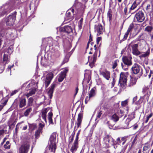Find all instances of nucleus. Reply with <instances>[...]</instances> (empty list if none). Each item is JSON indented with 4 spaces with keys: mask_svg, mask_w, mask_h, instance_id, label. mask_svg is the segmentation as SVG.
<instances>
[{
    "mask_svg": "<svg viewBox=\"0 0 153 153\" xmlns=\"http://www.w3.org/2000/svg\"><path fill=\"white\" fill-rule=\"evenodd\" d=\"M16 12L15 11L11 15H9L6 18L4 19L0 23V25H2V28L3 31H4V32L10 34V30L6 29L5 27L7 26L9 28V27L13 26L16 19Z\"/></svg>",
    "mask_w": 153,
    "mask_h": 153,
    "instance_id": "f257e3e1",
    "label": "nucleus"
},
{
    "mask_svg": "<svg viewBox=\"0 0 153 153\" xmlns=\"http://www.w3.org/2000/svg\"><path fill=\"white\" fill-rule=\"evenodd\" d=\"M136 13L134 16V20L135 22H141L145 19V16L144 13L142 10H137L136 11Z\"/></svg>",
    "mask_w": 153,
    "mask_h": 153,
    "instance_id": "f03ea898",
    "label": "nucleus"
},
{
    "mask_svg": "<svg viewBox=\"0 0 153 153\" xmlns=\"http://www.w3.org/2000/svg\"><path fill=\"white\" fill-rule=\"evenodd\" d=\"M11 11L10 7L8 4H5L0 7V17L9 13Z\"/></svg>",
    "mask_w": 153,
    "mask_h": 153,
    "instance_id": "7ed1b4c3",
    "label": "nucleus"
},
{
    "mask_svg": "<svg viewBox=\"0 0 153 153\" xmlns=\"http://www.w3.org/2000/svg\"><path fill=\"white\" fill-rule=\"evenodd\" d=\"M131 73L135 74H137L138 73L140 74V76L143 74L142 69L141 67L138 64L135 63L131 68Z\"/></svg>",
    "mask_w": 153,
    "mask_h": 153,
    "instance_id": "20e7f679",
    "label": "nucleus"
},
{
    "mask_svg": "<svg viewBox=\"0 0 153 153\" xmlns=\"http://www.w3.org/2000/svg\"><path fill=\"white\" fill-rule=\"evenodd\" d=\"M53 76V74L51 72L48 73L46 75L44 80V83L45 85V88H47Z\"/></svg>",
    "mask_w": 153,
    "mask_h": 153,
    "instance_id": "39448f33",
    "label": "nucleus"
},
{
    "mask_svg": "<svg viewBox=\"0 0 153 153\" xmlns=\"http://www.w3.org/2000/svg\"><path fill=\"white\" fill-rule=\"evenodd\" d=\"M30 146L28 142L25 143L20 147L19 149L20 153H27Z\"/></svg>",
    "mask_w": 153,
    "mask_h": 153,
    "instance_id": "423d86ee",
    "label": "nucleus"
},
{
    "mask_svg": "<svg viewBox=\"0 0 153 153\" xmlns=\"http://www.w3.org/2000/svg\"><path fill=\"white\" fill-rule=\"evenodd\" d=\"M56 133H53L51 135L48 142L49 145L52 146H56Z\"/></svg>",
    "mask_w": 153,
    "mask_h": 153,
    "instance_id": "0eeeda50",
    "label": "nucleus"
},
{
    "mask_svg": "<svg viewBox=\"0 0 153 153\" xmlns=\"http://www.w3.org/2000/svg\"><path fill=\"white\" fill-rule=\"evenodd\" d=\"M68 70L67 68H65L63 70L58 76V79L59 82H62L65 78L66 73L68 71Z\"/></svg>",
    "mask_w": 153,
    "mask_h": 153,
    "instance_id": "6e6552de",
    "label": "nucleus"
},
{
    "mask_svg": "<svg viewBox=\"0 0 153 153\" xmlns=\"http://www.w3.org/2000/svg\"><path fill=\"white\" fill-rule=\"evenodd\" d=\"M139 43V42H138L137 44H134L131 45L132 53L134 55L136 56L139 55L141 53V52L138 49Z\"/></svg>",
    "mask_w": 153,
    "mask_h": 153,
    "instance_id": "1a4fd4ad",
    "label": "nucleus"
},
{
    "mask_svg": "<svg viewBox=\"0 0 153 153\" xmlns=\"http://www.w3.org/2000/svg\"><path fill=\"white\" fill-rule=\"evenodd\" d=\"M61 32H63L69 34L72 33V29L71 26H65L63 27H61L59 29Z\"/></svg>",
    "mask_w": 153,
    "mask_h": 153,
    "instance_id": "9d476101",
    "label": "nucleus"
},
{
    "mask_svg": "<svg viewBox=\"0 0 153 153\" xmlns=\"http://www.w3.org/2000/svg\"><path fill=\"white\" fill-rule=\"evenodd\" d=\"M97 53V52L95 51L93 55V56L91 57V59H90V56L88 57V60L90 62L89 65L91 68H92L94 66V63L96 62Z\"/></svg>",
    "mask_w": 153,
    "mask_h": 153,
    "instance_id": "9b49d317",
    "label": "nucleus"
},
{
    "mask_svg": "<svg viewBox=\"0 0 153 153\" xmlns=\"http://www.w3.org/2000/svg\"><path fill=\"white\" fill-rule=\"evenodd\" d=\"M100 75L102 76L104 78L107 80H109L110 78V72L106 70L102 71L99 70Z\"/></svg>",
    "mask_w": 153,
    "mask_h": 153,
    "instance_id": "f8f14e48",
    "label": "nucleus"
},
{
    "mask_svg": "<svg viewBox=\"0 0 153 153\" xmlns=\"http://www.w3.org/2000/svg\"><path fill=\"white\" fill-rule=\"evenodd\" d=\"M94 29L95 31L97 33V36H99L102 33V26L101 25L98 24L97 25H95Z\"/></svg>",
    "mask_w": 153,
    "mask_h": 153,
    "instance_id": "ddd939ff",
    "label": "nucleus"
},
{
    "mask_svg": "<svg viewBox=\"0 0 153 153\" xmlns=\"http://www.w3.org/2000/svg\"><path fill=\"white\" fill-rule=\"evenodd\" d=\"M128 76L127 73L121 72L120 74V77L119 82H127Z\"/></svg>",
    "mask_w": 153,
    "mask_h": 153,
    "instance_id": "4468645a",
    "label": "nucleus"
},
{
    "mask_svg": "<svg viewBox=\"0 0 153 153\" xmlns=\"http://www.w3.org/2000/svg\"><path fill=\"white\" fill-rule=\"evenodd\" d=\"M83 115V111H81L78 115L77 122L76 123V124L77 125V128H79L81 124Z\"/></svg>",
    "mask_w": 153,
    "mask_h": 153,
    "instance_id": "2eb2a0df",
    "label": "nucleus"
},
{
    "mask_svg": "<svg viewBox=\"0 0 153 153\" xmlns=\"http://www.w3.org/2000/svg\"><path fill=\"white\" fill-rule=\"evenodd\" d=\"M131 58L128 57L127 56H123L122 57V60L124 64L127 65H131L132 64L131 61Z\"/></svg>",
    "mask_w": 153,
    "mask_h": 153,
    "instance_id": "dca6fc26",
    "label": "nucleus"
},
{
    "mask_svg": "<svg viewBox=\"0 0 153 153\" xmlns=\"http://www.w3.org/2000/svg\"><path fill=\"white\" fill-rule=\"evenodd\" d=\"M56 146L49 145L46 148L45 152L44 153H55Z\"/></svg>",
    "mask_w": 153,
    "mask_h": 153,
    "instance_id": "f3484780",
    "label": "nucleus"
},
{
    "mask_svg": "<svg viewBox=\"0 0 153 153\" xmlns=\"http://www.w3.org/2000/svg\"><path fill=\"white\" fill-rule=\"evenodd\" d=\"M19 107L20 108H22L25 107L26 104V101L25 98L22 97L20 98L19 100Z\"/></svg>",
    "mask_w": 153,
    "mask_h": 153,
    "instance_id": "a211bd4d",
    "label": "nucleus"
},
{
    "mask_svg": "<svg viewBox=\"0 0 153 153\" xmlns=\"http://www.w3.org/2000/svg\"><path fill=\"white\" fill-rule=\"evenodd\" d=\"M55 86L56 84H55L54 83L52 84L51 87L49 88V91L48 92V94L50 99H51L52 97L53 94Z\"/></svg>",
    "mask_w": 153,
    "mask_h": 153,
    "instance_id": "6ab92c4d",
    "label": "nucleus"
},
{
    "mask_svg": "<svg viewBox=\"0 0 153 153\" xmlns=\"http://www.w3.org/2000/svg\"><path fill=\"white\" fill-rule=\"evenodd\" d=\"M137 82V79L134 77H132L131 78L130 80L127 84V87H131L134 85Z\"/></svg>",
    "mask_w": 153,
    "mask_h": 153,
    "instance_id": "aec40b11",
    "label": "nucleus"
},
{
    "mask_svg": "<svg viewBox=\"0 0 153 153\" xmlns=\"http://www.w3.org/2000/svg\"><path fill=\"white\" fill-rule=\"evenodd\" d=\"M49 62V59L47 55H45L44 57H42L41 63V64L44 66L47 65Z\"/></svg>",
    "mask_w": 153,
    "mask_h": 153,
    "instance_id": "412c9836",
    "label": "nucleus"
},
{
    "mask_svg": "<svg viewBox=\"0 0 153 153\" xmlns=\"http://www.w3.org/2000/svg\"><path fill=\"white\" fill-rule=\"evenodd\" d=\"M74 16L71 13L70 11V10H68L66 14V17L65 20H72L73 19Z\"/></svg>",
    "mask_w": 153,
    "mask_h": 153,
    "instance_id": "4be33fe9",
    "label": "nucleus"
},
{
    "mask_svg": "<svg viewBox=\"0 0 153 153\" xmlns=\"http://www.w3.org/2000/svg\"><path fill=\"white\" fill-rule=\"evenodd\" d=\"M13 51V46L12 45H10L9 47L5 50L4 53L9 55L11 54Z\"/></svg>",
    "mask_w": 153,
    "mask_h": 153,
    "instance_id": "5701e85b",
    "label": "nucleus"
},
{
    "mask_svg": "<svg viewBox=\"0 0 153 153\" xmlns=\"http://www.w3.org/2000/svg\"><path fill=\"white\" fill-rule=\"evenodd\" d=\"M150 53V49L149 48L147 51L141 54L140 56H139V57L140 58L142 57H146L148 56Z\"/></svg>",
    "mask_w": 153,
    "mask_h": 153,
    "instance_id": "b1692460",
    "label": "nucleus"
},
{
    "mask_svg": "<svg viewBox=\"0 0 153 153\" xmlns=\"http://www.w3.org/2000/svg\"><path fill=\"white\" fill-rule=\"evenodd\" d=\"M150 53V49L149 48L147 51L141 54L140 56H139V57L140 58L142 57H146L148 56Z\"/></svg>",
    "mask_w": 153,
    "mask_h": 153,
    "instance_id": "393cba45",
    "label": "nucleus"
},
{
    "mask_svg": "<svg viewBox=\"0 0 153 153\" xmlns=\"http://www.w3.org/2000/svg\"><path fill=\"white\" fill-rule=\"evenodd\" d=\"M139 3L136 2V1H135L132 4V5L131 7L130 8L129 11V13L131 12V10H134L137 6Z\"/></svg>",
    "mask_w": 153,
    "mask_h": 153,
    "instance_id": "a878e982",
    "label": "nucleus"
},
{
    "mask_svg": "<svg viewBox=\"0 0 153 153\" xmlns=\"http://www.w3.org/2000/svg\"><path fill=\"white\" fill-rule=\"evenodd\" d=\"M95 94L96 93L95 89L92 88L89 93L88 100H89L90 98L94 97L95 96Z\"/></svg>",
    "mask_w": 153,
    "mask_h": 153,
    "instance_id": "bb28decb",
    "label": "nucleus"
},
{
    "mask_svg": "<svg viewBox=\"0 0 153 153\" xmlns=\"http://www.w3.org/2000/svg\"><path fill=\"white\" fill-rule=\"evenodd\" d=\"M30 89L31 90L29 91V93H28L26 95V97L27 98L30 96H31L32 95L34 94L36 91V89L34 88H32Z\"/></svg>",
    "mask_w": 153,
    "mask_h": 153,
    "instance_id": "cd10ccee",
    "label": "nucleus"
},
{
    "mask_svg": "<svg viewBox=\"0 0 153 153\" xmlns=\"http://www.w3.org/2000/svg\"><path fill=\"white\" fill-rule=\"evenodd\" d=\"M48 119L49 123L53 124V123L52 119V117L53 116L52 113L51 112H49L48 114Z\"/></svg>",
    "mask_w": 153,
    "mask_h": 153,
    "instance_id": "c85d7f7f",
    "label": "nucleus"
},
{
    "mask_svg": "<svg viewBox=\"0 0 153 153\" xmlns=\"http://www.w3.org/2000/svg\"><path fill=\"white\" fill-rule=\"evenodd\" d=\"M47 109L45 108L42 112V118L46 122V113L47 112Z\"/></svg>",
    "mask_w": 153,
    "mask_h": 153,
    "instance_id": "c756f323",
    "label": "nucleus"
},
{
    "mask_svg": "<svg viewBox=\"0 0 153 153\" xmlns=\"http://www.w3.org/2000/svg\"><path fill=\"white\" fill-rule=\"evenodd\" d=\"M111 119L115 122H117L119 119V117L116 114H114L112 115Z\"/></svg>",
    "mask_w": 153,
    "mask_h": 153,
    "instance_id": "7c9ffc66",
    "label": "nucleus"
},
{
    "mask_svg": "<svg viewBox=\"0 0 153 153\" xmlns=\"http://www.w3.org/2000/svg\"><path fill=\"white\" fill-rule=\"evenodd\" d=\"M130 138V137L128 136H126L121 138V140L123 141L122 145H124L126 143V142Z\"/></svg>",
    "mask_w": 153,
    "mask_h": 153,
    "instance_id": "2f4dec72",
    "label": "nucleus"
},
{
    "mask_svg": "<svg viewBox=\"0 0 153 153\" xmlns=\"http://www.w3.org/2000/svg\"><path fill=\"white\" fill-rule=\"evenodd\" d=\"M3 61L5 64L9 62V59L8 57V55L6 53H4V55Z\"/></svg>",
    "mask_w": 153,
    "mask_h": 153,
    "instance_id": "473e14b6",
    "label": "nucleus"
},
{
    "mask_svg": "<svg viewBox=\"0 0 153 153\" xmlns=\"http://www.w3.org/2000/svg\"><path fill=\"white\" fill-rule=\"evenodd\" d=\"M81 5V3L78 2L76 0L75 3L73 5V7L75 8L76 9H78L79 8Z\"/></svg>",
    "mask_w": 153,
    "mask_h": 153,
    "instance_id": "72a5a7b5",
    "label": "nucleus"
},
{
    "mask_svg": "<svg viewBox=\"0 0 153 153\" xmlns=\"http://www.w3.org/2000/svg\"><path fill=\"white\" fill-rule=\"evenodd\" d=\"M34 99L33 97H30L27 100V106H32L33 102Z\"/></svg>",
    "mask_w": 153,
    "mask_h": 153,
    "instance_id": "f704fd0d",
    "label": "nucleus"
},
{
    "mask_svg": "<svg viewBox=\"0 0 153 153\" xmlns=\"http://www.w3.org/2000/svg\"><path fill=\"white\" fill-rule=\"evenodd\" d=\"M107 16L109 18V21L111 22L112 19L111 11L109 9L107 13Z\"/></svg>",
    "mask_w": 153,
    "mask_h": 153,
    "instance_id": "c9c22d12",
    "label": "nucleus"
},
{
    "mask_svg": "<svg viewBox=\"0 0 153 153\" xmlns=\"http://www.w3.org/2000/svg\"><path fill=\"white\" fill-rule=\"evenodd\" d=\"M32 111V108H27L24 112V114L25 116H27Z\"/></svg>",
    "mask_w": 153,
    "mask_h": 153,
    "instance_id": "e433bc0d",
    "label": "nucleus"
},
{
    "mask_svg": "<svg viewBox=\"0 0 153 153\" xmlns=\"http://www.w3.org/2000/svg\"><path fill=\"white\" fill-rule=\"evenodd\" d=\"M42 133V131H39V130H37L35 134V138L36 139H38L39 136V134L40 133Z\"/></svg>",
    "mask_w": 153,
    "mask_h": 153,
    "instance_id": "4c0bfd02",
    "label": "nucleus"
},
{
    "mask_svg": "<svg viewBox=\"0 0 153 153\" xmlns=\"http://www.w3.org/2000/svg\"><path fill=\"white\" fill-rule=\"evenodd\" d=\"M143 98L142 97H140V99L137 101L136 102L135 104L137 105H140L141 103L143 102Z\"/></svg>",
    "mask_w": 153,
    "mask_h": 153,
    "instance_id": "58836bf2",
    "label": "nucleus"
},
{
    "mask_svg": "<svg viewBox=\"0 0 153 153\" xmlns=\"http://www.w3.org/2000/svg\"><path fill=\"white\" fill-rule=\"evenodd\" d=\"M16 122L15 121L12 123H10V122H9V123H8V126H9V128L10 129L12 128H13L14 127V126L16 124Z\"/></svg>",
    "mask_w": 153,
    "mask_h": 153,
    "instance_id": "ea45409f",
    "label": "nucleus"
},
{
    "mask_svg": "<svg viewBox=\"0 0 153 153\" xmlns=\"http://www.w3.org/2000/svg\"><path fill=\"white\" fill-rule=\"evenodd\" d=\"M134 118V116H133V117H132V118H128L126 120L125 122V124L127 126H128L129 124V122L132 119H133V118Z\"/></svg>",
    "mask_w": 153,
    "mask_h": 153,
    "instance_id": "a19ab883",
    "label": "nucleus"
},
{
    "mask_svg": "<svg viewBox=\"0 0 153 153\" xmlns=\"http://www.w3.org/2000/svg\"><path fill=\"white\" fill-rule=\"evenodd\" d=\"M119 83L120 84V86L122 88H124L125 87L126 85L127 86V84H126L127 82H119Z\"/></svg>",
    "mask_w": 153,
    "mask_h": 153,
    "instance_id": "79ce46f5",
    "label": "nucleus"
},
{
    "mask_svg": "<svg viewBox=\"0 0 153 153\" xmlns=\"http://www.w3.org/2000/svg\"><path fill=\"white\" fill-rule=\"evenodd\" d=\"M29 126L32 130L35 129L37 127V125L36 124L34 123L30 124Z\"/></svg>",
    "mask_w": 153,
    "mask_h": 153,
    "instance_id": "37998d69",
    "label": "nucleus"
},
{
    "mask_svg": "<svg viewBox=\"0 0 153 153\" xmlns=\"http://www.w3.org/2000/svg\"><path fill=\"white\" fill-rule=\"evenodd\" d=\"M121 65L123 69L125 71L127 70L128 69V66H129L127 65H125V64L123 65V64L122 63H121Z\"/></svg>",
    "mask_w": 153,
    "mask_h": 153,
    "instance_id": "c03bdc74",
    "label": "nucleus"
},
{
    "mask_svg": "<svg viewBox=\"0 0 153 153\" xmlns=\"http://www.w3.org/2000/svg\"><path fill=\"white\" fill-rule=\"evenodd\" d=\"M83 21V19L82 18L78 22V26L79 29L81 28L82 27V24Z\"/></svg>",
    "mask_w": 153,
    "mask_h": 153,
    "instance_id": "a18cd8bd",
    "label": "nucleus"
},
{
    "mask_svg": "<svg viewBox=\"0 0 153 153\" xmlns=\"http://www.w3.org/2000/svg\"><path fill=\"white\" fill-rule=\"evenodd\" d=\"M133 24L132 23L129 26V27L127 30V32H128V33H129L130 31H131L132 29L133 28Z\"/></svg>",
    "mask_w": 153,
    "mask_h": 153,
    "instance_id": "49530a36",
    "label": "nucleus"
},
{
    "mask_svg": "<svg viewBox=\"0 0 153 153\" xmlns=\"http://www.w3.org/2000/svg\"><path fill=\"white\" fill-rule=\"evenodd\" d=\"M128 99L121 102V105L123 106H125L128 104Z\"/></svg>",
    "mask_w": 153,
    "mask_h": 153,
    "instance_id": "de8ad7c7",
    "label": "nucleus"
},
{
    "mask_svg": "<svg viewBox=\"0 0 153 153\" xmlns=\"http://www.w3.org/2000/svg\"><path fill=\"white\" fill-rule=\"evenodd\" d=\"M153 114L152 113H151L149 116H147L146 118V120H145V123H147L149 119L152 116Z\"/></svg>",
    "mask_w": 153,
    "mask_h": 153,
    "instance_id": "09e8293b",
    "label": "nucleus"
},
{
    "mask_svg": "<svg viewBox=\"0 0 153 153\" xmlns=\"http://www.w3.org/2000/svg\"><path fill=\"white\" fill-rule=\"evenodd\" d=\"M39 127L38 130L40 131H42V128L44 126V125L41 123H40L39 124Z\"/></svg>",
    "mask_w": 153,
    "mask_h": 153,
    "instance_id": "8fccbe9b",
    "label": "nucleus"
},
{
    "mask_svg": "<svg viewBox=\"0 0 153 153\" xmlns=\"http://www.w3.org/2000/svg\"><path fill=\"white\" fill-rule=\"evenodd\" d=\"M4 68V65L2 64H0V74L1 73L3 72Z\"/></svg>",
    "mask_w": 153,
    "mask_h": 153,
    "instance_id": "3c124183",
    "label": "nucleus"
},
{
    "mask_svg": "<svg viewBox=\"0 0 153 153\" xmlns=\"http://www.w3.org/2000/svg\"><path fill=\"white\" fill-rule=\"evenodd\" d=\"M102 111H99L97 114V118H100L101 117L102 114Z\"/></svg>",
    "mask_w": 153,
    "mask_h": 153,
    "instance_id": "603ef678",
    "label": "nucleus"
},
{
    "mask_svg": "<svg viewBox=\"0 0 153 153\" xmlns=\"http://www.w3.org/2000/svg\"><path fill=\"white\" fill-rule=\"evenodd\" d=\"M33 85V84L32 83L29 84L26 87V90H28L29 89H32V88L31 87Z\"/></svg>",
    "mask_w": 153,
    "mask_h": 153,
    "instance_id": "864d4df0",
    "label": "nucleus"
},
{
    "mask_svg": "<svg viewBox=\"0 0 153 153\" xmlns=\"http://www.w3.org/2000/svg\"><path fill=\"white\" fill-rule=\"evenodd\" d=\"M152 27L151 26H148L147 27L145 28V30L146 31L148 32H150L151 31V30H152Z\"/></svg>",
    "mask_w": 153,
    "mask_h": 153,
    "instance_id": "5fc2aeb1",
    "label": "nucleus"
},
{
    "mask_svg": "<svg viewBox=\"0 0 153 153\" xmlns=\"http://www.w3.org/2000/svg\"><path fill=\"white\" fill-rule=\"evenodd\" d=\"M74 138L73 137H70L69 138L68 140V143H69V145H68V146H69V145L72 143L73 141L74 140Z\"/></svg>",
    "mask_w": 153,
    "mask_h": 153,
    "instance_id": "6e6d98bb",
    "label": "nucleus"
},
{
    "mask_svg": "<svg viewBox=\"0 0 153 153\" xmlns=\"http://www.w3.org/2000/svg\"><path fill=\"white\" fill-rule=\"evenodd\" d=\"M68 60H69V59L68 58V57H65V58L63 61V62L62 63V64H65V63L67 62H68Z\"/></svg>",
    "mask_w": 153,
    "mask_h": 153,
    "instance_id": "4d7b16f0",
    "label": "nucleus"
},
{
    "mask_svg": "<svg viewBox=\"0 0 153 153\" xmlns=\"http://www.w3.org/2000/svg\"><path fill=\"white\" fill-rule=\"evenodd\" d=\"M117 61L118 62L117 60L115 61L113 65L112 68L114 69L116 68L117 65Z\"/></svg>",
    "mask_w": 153,
    "mask_h": 153,
    "instance_id": "13d9d810",
    "label": "nucleus"
},
{
    "mask_svg": "<svg viewBox=\"0 0 153 153\" xmlns=\"http://www.w3.org/2000/svg\"><path fill=\"white\" fill-rule=\"evenodd\" d=\"M19 90L17 89V90H15L13 91L10 94V96H12L14 95V94H16L17 92H18L19 91Z\"/></svg>",
    "mask_w": 153,
    "mask_h": 153,
    "instance_id": "bf43d9fd",
    "label": "nucleus"
},
{
    "mask_svg": "<svg viewBox=\"0 0 153 153\" xmlns=\"http://www.w3.org/2000/svg\"><path fill=\"white\" fill-rule=\"evenodd\" d=\"M129 33L127 31L125 33L124 36L123 38V40H125L127 39V38L128 37V35L129 34Z\"/></svg>",
    "mask_w": 153,
    "mask_h": 153,
    "instance_id": "052dcab7",
    "label": "nucleus"
},
{
    "mask_svg": "<svg viewBox=\"0 0 153 153\" xmlns=\"http://www.w3.org/2000/svg\"><path fill=\"white\" fill-rule=\"evenodd\" d=\"M149 145H145L143 147V151H145L149 149Z\"/></svg>",
    "mask_w": 153,
    "mask_h": 153,
    "instance_id": "680f3d73",
    "label": "nucleus"
},
{
    "mask_svg": "<svg viewBox=\"0 0 153 153\" xmlns=\"http://www.w3.org/2000/svg\"><path fill=\"white\" fill-rule=\"evenodd\" d=\"M102 38L101 37H97L96 40V42L97 44H99Z\"/></svg>",
    "mask_w": 153,
    "mask_h": 153,
    "instance_id": "e2e57ef3",
    "label": "nucleus"
},
{
    "mask_svg": "<svg viewBox=\"0 0 153 153\" xmlns=\"http://www.w3.org/2000/svg\"><path fill=\"white\" fill-rule=\"evenodd\" d=\"M7 102V101H5L2 104L0 105V111H1L2 109L4 106L5 105Z\"/></svg>",
    "mask_w": 153,
    "mask_h": 153,
    "instance_id": "0e129e2a",
    "label": "nucleus"
},
{
    "mask_svg": "<svg viewBox=\"0 0 153 153\" xmlns=\"http://www.w3.org/2000/svg\"><path fill=\"white\" fill-rule=\"evenodd\" d=\"M78 139H79V136L76 135L75 139L74 142L76 143H78Z\"/></svg>",
    "mask_w": 153,
    "mask_h": 153,
    "instance_id": "69168bd1",
    "label": "nucleus"
},
{
    "mask_svg": "<svg viewBox=\"0 0 153 153\" xmlns=\"http://www.w3.org/2000/svg\"><path fill=\"white\" fill-rule=\"evenodd\" d=\"M13 65L11 66H9L8 68L7 69V71L8 72H10H10H11L10 69L11 68L13 67Z\"/></svg>",
    "mask_w": 153,
    "mask_h": 153,
    "instance_id": "338daca9",
    "label": "nucleus"
},
{
    "mask_svg": "<svg viewBox=\"0 0 153 153\" xmlns=\"http://www.w3.org/2000/svg\"><path fill=\"white\" fill-rule=\"evenodd\" d=\"M117 143L118 145H119L121 143V140H120V137H118L117 139Z\"/></svg>",
    "mask_w": 153,
    "mask_h": 153,
    "instance_id": "774afa93",
    "label": "nucleus"
}]
</instances>
